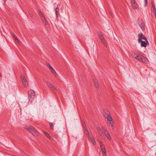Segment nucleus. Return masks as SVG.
Here are the masks:
<instances>
[{
  "label": "nucleus",
  "instance_id": "3",
  "mask_svg": "<svg viewBox=\"0 0 156 156\" xmlns=\"http://www.w3.org/2000/svg\"><path fill=\"white\" fill-rule=\"evenodd\" d=\"M28 95L30 101H32L35 97V92L32 90H30L28 91Z\"/></svg>",
  "mask_w": 156,
  "mask_h": 156
},
{
  "label": "nucleus",
  "instance_id": "15",
  "mask_svg": "<svg viewBox=\"0 0 156 156\" xmlns=\"http://www.w3.org/2000/svg\"><path fill=\"white\" fill-rule=\"evenodd\" d=\"M55 13L56 15L57 18H58L59 13V9L58 7L56 8L55 9Z\"/></svg>",
  "mask_w": 156,
  "mask_h": 156
},
{
  "label": "nucleus",
  "instance_id": "27",
  "mask_svg": "<svg viewBox=\"0 0 156 156\" xmlns=\"http://www.w3.org/2000/svg\"><path fill=\"white\" fill-rule=\"evenodd\" d=\"M99 37L100 39H101V40L102 39H103L104 37H103V36H102V35L101 34H99Z\"/></svg>",
  "mask_w": 156,
  "mask_h": 156
},
{
  "label": "nucleus",
  "instance_id": "13",
  "mask_svg": "<svg viewBox=\"0 0 156 156\" xmlns=\"http://www.w3.org/2000/svg\"><path fill=\"white\" fill-rule=\"evenodd\" d=\"M88 137L89 139L91 140L94 145H95L96 143L94 137H92L91 136H88Z\"/></svg>",
  "mask_w": 156,
  "mask_h": 156
},
{
  "label": "nucleus",
  "instance_id": "6",
  "mask_svg": "<svg viewBox=\"0 0 156 156\" xmlns=\"http://www.w3.org/2000/svg\"><path fill=\"white\" fill-rule=\"evenodd\" d=\"M27 129L30 133L33 134L37 132L36 130L31 126H29Z\"/></svg>",
  "mask_w": 156,
  "mask_h": 156
},
{
  "label": "nucleus",
  "instance_id": "19",
  "mask_svg": "<svg viewBox=\"0 0 156 156\" xmlns=\"http://www.w3.org/2000/svg\"><path fill=\"white\" fill-rule=\"evenodd\" d=\"M12 35V36L14 38V39L17 42H19V40L17 38V37L14 34H13Z\"/></svg>",
  "mask_w": 156,
  "mask_h": 156
},
{
  "label": "nucleus",
  "instance_id": "37",
  "mask_svg": "<svg viewBox=\"0 0 156 156\" xmlns=\"http://www.w3.org/2000/svg\"><path fill=\"white\" fill-rule=\"evenodd\" d=\"M2 76V75L1 74H0V77H1Z\"/></svg>",
  "mask_w": 156,
  "mask_h": 156
},
{
  "label": "nucleus",
  "instance_id": "10",
  "mask_svg": "<svg viewBox=\"0 0 156 156\" xmlns=\"http://www.w3.org/2000/svg\"><path fill=\"white\" fill-rule=\"evenodd\" d=\"M21 78L22 79V81L23 84L24 85H25V86L27 85L28 84V83L27 81V80L25 77L24 76H21Z\"/></svg>",
  "mask_w": 156,
  "mask_h": 156
},
{
  "label": "nucleus",
  "instance_id": "9",
  "mask_svg": "<svg viewBox=\"0 0 156 156\" xmlns=\"http://www.w3.org/2000/svg\"><path fill=\"white\" fill-rule=\"evenodd\" d=\"M38 14L40 16L41 18L43 23H44L46 21L45 17L43 16L42 13L41 11H39L38 12Z\"/></svg>",
  "mask_w": 156,
  "mask_h": 156
},
{
  "label": "nucleus",
  "instance_id": "24",
  "mask_svg": "<svg viewBox=\"0 0 156 156\" xmlns=\"http://www.w3.org/2000/svg\"><path fill=\"white\" fill-rule=\"evenodd\" d=\"M94 85L96 88L98 87V83L97 80L95 81Z\"/></svg>",
  "mask_w": 156,
  "mask_h": 156
},
{
  "label": "nucleus",
  "instance_id": "35",
  "mask_svg": "<svg viewBox=\"0 0 156 156\" xmlns=\"http://www.w3.org/2000/svg\"><path fill=\"white\" fill-rule=\"evenodd\" d=\"M109 13L111 15H112V12H110Z\"/></svg>",
  "mask_w": 156,
  "mask_h": 156
},
{
  "label": "nucleus",
  "instance_id": "8",
  "mask_svg": "<svg viewBox=\"0 0 156 156\" xmlns=\"http://www.w3.org/2000/svg\"><path fill=\"white\" fill-rule=\"evenodd\" d=\"M138 36L139 37L138 41L139 43H140L141 41H142V39L145 40H147V37H145L142 33L139 34L138 35Z\"/></svg>",
  "mask_w": 156,
  "mask_h": 156
},
{
  "label": "nucleus",
  "instance_id": "26",
  "mask_svg": "<svg viewBox=\"0 0 156 156\" xmlns=\"http://www.w3.org/2000/svg\"><path fill=\"white\" fill-rule=\"evenodd\" d=\"M104 133L105 134V135H107V134L109 133L108 131L106 129H105L104 131Z\"/></svg>",
  "mask_w": 156,
  "mask_h": 156
},
{
  "label": "nucleus",
  "instance_id": "20",
  "mask_svg": "<svg viewBox=\"0 0 156 156\" xmlns=\"http://www.w3.org/2000/svg\"><path fill=\"white\" fill-rule=\"evenodd\" d=\"M44 134L46 136L48 137L50 139H51V137L50 136V135L47 132H44Z\"/></svg>",
  "mask_w": 156,
  "mask_h": 156
},
{
  "label": "nucleus",
  "instance_id": "29",
  "mask_svg": "<svg viewBox=\"0 0 156 156\" xmlns=\"http://www.w3.org/2000/svg\"><path fill=\"white\" fill-rule=\"evenodd\" d=\"M144 5L146 6L147 5V0H144Z\"/></svg>",
  "mask_w": 156,
  "mask_h": 156
},
{
  "label": "nucleus",
  "instance_id": "17",
  "mask_svg": "<svg viewBox=\"0 0 156 156\" xmlns=\"http://www.w3.org/2000/svg\"><path fill=\"white\" fill-rule=\"evenodd\" d=\"M102 152L103 153L104 155H106V151L105 148L104 147H101Z\"/></svg>",
  "mask_w": 156,
  "mask_h": 156
},
{
  "label": "nucleus",
  "instance_id": "16",
  "mask_svg": "<svg viewBox=\"0 0 156 156\" xmlns=\"http://www.w3.org/2000/svg\"><path fill=\"white\" fill-rule=\"evenodd\" d=\"M97 130L99 134L101 136H102V132L101 129L98 127L97 128Z\"/></svg>",
  "mask_w": 156,
  "mask_h": 156
},
{
  "label": "nucleus",
  "instance_id": "28",
  "mask_svg": "<svg viewBox=\"0 0 156 156\" xmlns=\"http://www.w3.org/2000/svg\"><path fill=\"white\" fill-rule=\"evenodd\" d=\"M101 42H102V43L104 44V45L105 46V44H106L105 43V40L103 38V39H102L101 40Z\"/></svg>",
  "mask_w": 156,
  "mask_h": 156
},
{
  "label": "nucleus",
  "instance_id": "18",
  "mask_svg": "<svg viewBox=\"0 0 156 156\" xmlns=\"http://www.w3.org/2000/svg\"><path fill=\"white\" fill-rule=\"evenodd\" d=\"M132 55L136 59V58H138V55H137L136 53L134 52H132L131 53Z\"/></svg>",
  "mask_w": 156,
  "mask_h": 156
},
{
  "label": "nucleus",
  "instance_id": "7",
  "mask_svg": "<svg viewBox=\"0 0 156 156\" xmlns=\"http://www.w3.org/2000/svg\"><path fill=\"white\" fill-rule=\"evenodd\" d=\"M138 58H136V59L144 63L146 62L147 59L143 56L142 55H138Z\"/></svg>",
  "mask_w": 156,
  "mask_h": 156
},
{
  "label": "nucleus",
  "instance_id": "31",
  "mask_svg": "<svg viewBox=\"0 0 156 156\" xmlns=\"http://www.w3.org/2000/svg\"><path fill=\"white\" fill-rule=\"evenodd\" d=\"M44 25L46 27H48V23H47V21L46 22H45L44 23Z\"/></svg>",
  "mask_w": 156,
  "mask_h": 156
},
{
  "label": "nucleus",
  "instance_id": "2",
  "mask_svg": "<svg viewBox=\"0 0 156 156\" xmlns=\"http://www.w3.org/2000/svg\"><path fill=\"white\" fill-rule=\"evenodd\" d=\"M137 22L140 26V27H141L142 30L143 31H144L145 30V24L143 20H141L140 19H138Z\"/></svg>",
  "mask_w": 156,
  "mask_h": 156
},
{
  "label": "nucleus",
  "instance_id": "22",
  "mask_svg": "<svg viewBox=\"0 0 156 156\" xmlns=\"http://www.w3.org/2000/svg\"><path fill=\"white\" fill-rule=\"evenodd\" d=\"M50 70L51 71L52 73L53 74L55 75L56 74V72L54 69L53 68V67L52 68V69H50Z\"/></svg>",
  "mask_w": 156,
  "mask_h": 156
},
{
  "label": "nucleus",
  "instance_id": "25",
  "mask_svg": "<svg viewBox=\"0 0 156 156\" xmlns=\"http://www.w3.org/2000/svg\"><path fill=\"white\" fill-rule=\"evenodd\" d=\"M46 65L48 66V67L49 68V69H52V67L47 62L46 63Z\"/></svg>",
  "mask_w": 156,
  "mask_h": 156
},
{
  "label": "nucleus",
  "instance_id": "30",
  "mask_svg": "<svg viewBox=\"0 0 156 156\" xmlns=\"http://www.w3.org/2000/svg\"><path fill=\"white\" fill-rule=\"evenodd\" d=\"M99 144H100V145L101 147H103V144L102 143V142L101 141H100V142H99Z\"/></svg>",
  "mask_w": 156,
  "mask_h": 156
},
{
  "label": "nucleus",
  "instance_id": "11",
  "mask_svg": "<svg viewBox=\"0 0 156 156\" xmlns=\"http://www.w3.org/2000/svg\"><path fill=\"white\" fill-rule=\"evenodd\" d=\"M83 127L85 133L87 135H88V136H90L89 135V132H88V130L87 129V127L86 126V125L84 126V125H83Z\"/></svg>",
  "mask_w": 156,
  "mask_h": 156
},
{
  "label": "nucleus",
  "instance_id": "1",
  "mask_svg": "<svg viewBox=\"0 0 156 156\" xmlns=\"http://www.w3.org/2000/svg\"><path fill=\"white\" fill-rule=\"evenodd\" d=\"M106 112V115H104V116L105 117V118H106L108 122V123L109 124V125L110 126H111L112 128L113 127V126L111 124L112 123V117L110 115V112H108V110H106L105 111V112Z\"/></svg>",
  "mask_w": 156,
  "mask_h": 156
},
{
  "label": "nucleus",
  "instance_id": "21",
  "mask_svg": "<svg viewBox=\"0 0 156 156\" xmlns=\"http://www.w3.org/2000/svg\"><path fill=\"white\" fill-rule=\"evenodd\" d=\"M49 125L50 126V128L52 130H54V125L52 123H50Z\"/></svg>",
  "mask_w": 156,
  "mask_h": 156
},
{
  "label": "nucleus",
  "instance_id": "23",
  "mask_svg": "<svg viewBox=\"0 0 156 156\" xmlns=\"http://www.w3.org/2000/svg\"><path fill=\"white\" fill-rule=\"evenodd\" d=\"M105 136L109 140H110L111 139V137L109 133L107 134Z\"/></svg>",
  "mask_w": 156,
  "mask_h": 156
},
{
  "label": "nucleus",
  "instance_id": "12",
  "mask_svg": "<svg viewBox=\"0 0 156 156\" xmlns=\"http://www.w3.org/2000/svg\"><path fill=\"white\" fill-rule=\"evenodd\" d=\"M151 5H152V9L153 10V11L154 13V14L156 15V9L155 8L154 4V2H152Z\"/></svg>",
  "mask_w": 156,
  "mask_h": 156
},
{
  "label": "nucleus",
  "instance_id": "33",
  "mask_svg": "<svg viewBox=\"0 0 156 156\" xmlns=\"http://www.w3.org/2000/svg\"><path fill=\"white\" fill-rule=\"evenodd\" d=\"M146 41V42L147 43V44H149V42L147 40H147H145Z\"/></svg>",
  "mask_w": 156,
  "mask_h": 156
},
{
  "label": "nucleus",
  "instance_id": "34",
  "mask_svg": "<svg viewBox=\"0 0 156 156\" xmlns=\"http://www.w3.org/2000/svg\"><path fill=\"white\" fill-rule=\"evenodd\" d=\"M30 15L31 17H32L33 16V15L31 14H30Z\"/></svg>",
  "mask_w": 156,
  "mask_h": 156
},
{
  "label": "nucleus",
  "instance_id": "4",
  "mask_svg": "<svg viewBox=\"0 0 156 156\" xmlns=\"http://www.w3.org/2000/svg\"><path fill=\"white\" fill-rule=\"evenodd\" d=\"M47 85L50 88L51 90L54 93H56L57 92V89L54 86L48 82H47Z\"/></svg>",
  "mask_w": 156,
  "mask_h": 156
},
{
  "label": "nucleus",
  "instance_id": "36",
  "mask_svg": "<svg viewBox=\"0 0 156 156\" xmlns=\"http://www.w3.org/2000/svg\"><path fill=\"white\" fill-rule=\"evenodd\" d=\"M5 2L7 0H3Z\"/></svg>",
  "mask_w": 156,
  "mask_h": 156
},
{
  "label": "nucleus",
  "instance_id": "5",
  "mask_svg": "<svg viewBox=\"0 0 156 156\" xmlns=\"http://www.w3.org/2000/svg\"><path fill=\"white\" fill-rule=\"evenodd\" d=\"M131 4L134 9H137L138 8V5L135 0H130Z\"/></svg>",
  "mask_w": 156,
  "mask_h": 156
},
{
  "label": "nucleus",
  "instance_id": "14",
  "mask_svg": "<svg viewBox=\"0 0 156 156\" xmlns=\"http://www.w3.org/2000/svg\"><path fill=\"white\" fill-rule=\"evenodd\" d=\"M141 46L142 47H146L147 46V43L145 41H141Z\"/></svg>",
  "mask_w": 156,
  "mask_h": 156
},
{
  "label": "nucleus",
  "instance_id": "38",
  "mask_svg": "<svg viewBox=\"0 0 156 156\" xmlns=\"http://www.w3.org/2000/svg\"><path fill=\"white\" fill-rule=\"evenodd\" d=\"M155 155H156V153H155Z\"/></svg>",
  "mask_w": 156,
  "mask_h": 156
},
{
  "label": "nucleus",
  "instance_id": "32",
  "mask_svg": "<svg viewBox=\"0 0 156 156\" xmlns=\"http://www.w3.org/2000/svg\"><path fill=\"white\" fill-rule=\"evenodd\" d=\"M107 110L106 109H105L104 110V115H106V112H105V111Z\"/></svg>",
  "mask_w": 156,
  "mask_h": 156
}]
</instances>
